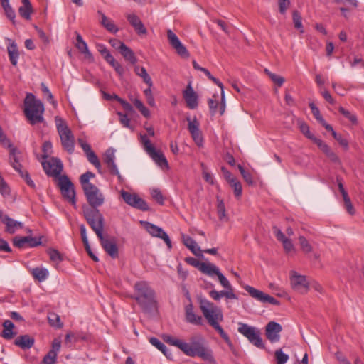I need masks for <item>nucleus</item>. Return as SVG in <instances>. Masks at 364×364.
<instances>
[{
  "mask_svg": "<svg viewBox=\"0 0 364 364\" xmlns=\"http://www.w3.org/2000/svg\"><path fill=\"white\" fill-rule=\"evenodd\" d=\"M164 340L171 346L178 347L186 355L199 356L202 359H211L212 351L204 346L205 340L200 336H192L190 343L184 342L170 335H164Z\"/></svg>",
  "mask_w": 364,
  "mask_h": 364,
  "instance_id": "obj_1",
  "label": "nucleus"
},
{
  "mask_svg": "<svg viewBox=\"0 0 364 364\" xmlns=\"http://www.w3.org/2000/svg\"><path fill=\"white\" fill-rule=\"evenodd\" d=\"M199 304L200 309L208 323L220 334L228 346L232 348V343L230 337L220 325V323L223 321L222 310L205 298L199 299Z\"/></svg>",
  "mask_w": 364,
  "mask_h": 364,
  "instance_id": "obj_2",
  "label": "nucleus"
},
{
  "mask_svg": "<svg viewBox=\"0 0 364 364\" xmlns=\"http://www.w3.org/2000/svg\"><path fill=\"white\" fill-rule=\"evenodd\" d=\"M134 294L132 296L144 311H150L156 307L155 292L144 281L134 284Z\"/></svg>",
  "mask_w": 364,
  "mask_h": 364,
  "instance_id": "obj_3",
  "label": "nucleus"
},
{
  "mask_svg": "<svg viewBox=\"0 0 364 364\" xmlns=\"http://www.w3.org/2000/svg\"><path fill=\"white\" fill-rule=\"evenodd\" d=\"M44 106L41 100L28 93L24 100V114L31 124L43 122Z\"/></svg>",
  "mask_w": 364,
  "mask_h": 364,
  "instance_id": "obj_4",
  "label": "nucleus"
},
{
  "mask_svg": "<svg viewBox=\"0 0 364 364\" xmlns=\"http://www.w3.org/2000/svg\"><path fill=\"white\" fill-rule=\"evenodd\" d=\"M55 121L63 149L69 154H73L75 151V137L72 131L60 117H55Z\"/></svg>",
  "mask_w": 364,
  "mask_h": 364,
  "instance_id": "obj_5",
  "label": "nucleus"
},
{
  "mask_svg": "<svg viewBox=\"0 0 364 364\" xmlns=\"http://www.w3.org/2000/svg\"><path fill=\"white\" fill-rule=\"evenodd\" d=\"M84 216L97 237H101L104 230V217L98 209L83 208Z\"/></svg>",
  "mask_w": 364,
  "mask_h": 364,
  "instance_id": "obj_6",
  "label": "nucleus"
},
{
  "mask_svg": "<svg viewBox=\"0 0 364 364\" xmlns=\"http://www.w3.org/2000/svg\"><path fill=\"white\" fill-rule=\"evenodd\" d=\"M238 332L247 338L249 342L259 349H264L265 346L261 337L260 330L255 326L244 323H238Z\"/></svg>",
  "mask_w": 364,
  "mask_h": 364,
  "instance_id": "obj_7",
  "label": "nucleus"
},
{
  "mask_svg": "<svg viewBox=\"0 0 364 364\" xmlns=\"http://www.w3.org/2000/svg\"><path fill=\"white\" fill-rule=\"evenodd\" d=\"M139 136L140 142L152 160L161 168H168V163L164 154L154 148L146 134H140Z\"/></svg>",
  "mask_w": 364,
  "mask_h": 364,
  "instance_id": "obj_8",
  "label": "nucleus"
},
{
  "mask_svg": "<svg viewBox=\"0 0 364 364\" xmlns=\"http://www.w3.org/2000/svg\"><path fill=\"white\" fill-rule=\"evenodd\" d=\"M58 186L60 188L64 199L76 206L75 191L74 186L68 177L65 175L59 176Z\"/></svg>",
  "mask_w": 364,
  "mask_h": 364,
  "instance_id": "obj_9",
  "label": "nucleus"
},
{
  "mask_svg": "<svg viewBox=\"0 0 364 364\" xmlns=\"http://www.w3.org/2000/svg\"><path fill=\"white\" fill-rule=\"evenodd\" d=\"M120 195L127 205L142 211L149 210V208L146 202L141 198L136 193L122 190Z\"/></svg>",
  "mask_w": 364,
  "mask_h": 364,
  "instance_id": "obj_10",
  "label": "nucleus"
},
{
  "mask_svg": "<svg viewBox=\"0 0 364 364\" xmlns=\"http://www.w3.org/2000/svg\"><path fill=\"white\" fill-rule=\"evenodd\" d=\"M83 191L90 205V208L97 209L98 207L104 203L105 197L96 186H90Z\"/></svg>",
  "mask_w": 364,
  "mask_h": 364,
  "instance_id": "obj_11",
  "label": "nucleus"
},
{
  "mask_svg": "<svg viewBox=\"0 0 364 364\" xmlns=\"http://www.w3.org/2000/svg\"><path fill=\"white\" fill-rule=\"evenodd\" d=\"M44 171L48 176L58 177L60 176L63 171V164L58 158H51L48 161H43L41 162Z\"/></svg>",
  "mask_w": 364,
  "mask_h": 364,
  "instance_id": "obj_12",
  "label": "nucleus"
},
{
  "mask_svg": "<svg viewBox=\"0 0 364 364\" xmlns=\"http://www.w3.org/2000/svg\"><path fill=\"white\" fill-rule=\"evenodd\" d=\"M104 250L112 257L117 258L119 255V250L114 237L109 235H101L97 237Z\"/></svg>",
  "mask_w": 364,
  "mask_h": 364,
  "instance_id": "obj_13",
  "label": "nucleus"
},
{
  "mask_svg": "<svg viewBox=\"0 0 364 364\" xmlns=\"http://www.w3.org/2000/svg\"><path fill=\"white\" fill-rule=\"evenodd\" d=\"M141 223L144 224V228L151 236L162 239L168 247L169 249L171 248V240L167 233L161 228L146 221H141Z\"/></svg>",
  "mask_w": 364,
  "mask_h": 364,
  "instance_id": "obj_14",
  "label": "nucleus"
},
{
  "mask_svg": "<svg viewBox=\"0 0 364 364\" xmlns=\"http://www.w3.org/2000/svg\"><path fill=\"white\" fill-rule=\"evenodd\" d=\"M245 289L250 294V295L255 299L256 300L261 301L262 303H269L273 305H279V301L271 296L269 294H264L262 291H259L252 287L249 285H246Z\"/></svg>",
  "mask_w": 364,
  "mask_h": 364,
  "instance_id": "obj_15",
  "label": "nucleus"
},
{
  "mask_svg": "<svg viewBox=\"0 0 364 364\" xmlns=\"http://www.w3.org/2000/svg\"><path fill=\"white\" fill-rule=\"evenodd\" d=\"M167 38L171 47L176 50L178 55L182 58H188L189 53L181 43L178 36L171 30L167 31Z\"/></svg>",
  "mask_w": 364,
  "mask_h": 364,
  "instance_id": "obj_16",
  "label": "nucleus"
},
{
  "mask_svg": "<svg viewBox=\"0 0 364 364\" xmlns=\"http://www.w3.org/2000/svg\"><path fill=\"white\" fill-rule=\"evenodd\" d=\"M167 38L171 47L176 50L178 55L182 58H188L189 53L181 43L178 36L171 30L167 31Z\"/></svg>",
  "mask_w": 364,
  "mask_h": 364,
  "instance_id": "obj_17",
  "label": "nucleus"
},
{
  "mask_svg": "<svg viewBox=\"0 0 364 364\" xmlns=\"http://www.w3.org/2000/svg\"><path fill=\"white\" fill-rule=\"evenodd\" d=\"M186 119L188 121V129L193 141L198 146H201L203 145V140L201 132L199 129V122H198L196 117H194L193 119H191L190 117H187Z\"/></svg>",
  "mask_w": 364,
  "mask_h": 364,
  "instance_id": "obj_18",
  "label": "nucleus"
},
{
  "mask_svg": "<svg viewBox=\"0 0 364 364\" xmlns=\"http://www.w3.org/2000/svg\"><path fill=\"white\" fill-rule=\"evenodd\" d=\"M291 284L295 291L301 294L307 292L309 289V283L306 281V277L299 275L295 272H293L291 274Z\"/></svg>",
  "mask_w": 364,
  "mask_h": 364,
  "instance_id": "obj_19",
  "label": "nucleus"
},
{
  "mask_svg": "<svg viewBox=\"0 0 364 364\" xmlns=\"http://www.w3.org/2000/svg\"><path fill=\"white\" fill-rule=\"evenodd\" d=\"M282 330V326L275 322H269L265 327V335L271 343L278 342L280 339V332Z\"/></svg>",
  "mask_w": 364,
  "mask_h": 364,
  "instance_id": "obj_20",
  "label": "nucleus"
},
{
  "mask_svg": "<svg viewBox=\"0 0 364 364\" xmlns=\"http://www.w3.org/2000/svg\"><path fill=\"white\" fill-rule=\"evenodd\" d=\"M77 142L84 151V152L85 153L89 162L93 164L96 168L100 170L101 167L100 162L97 155L91 149L90 145L87 144L85 141H84L82 139H78Z\"/></svg>",
  "mask_w": 364,
  "mask_h": 364,
  "instance_id": "obj_21",
  "label": "nucleus"
},
{
  "mask_svg": "<svg viewBox=\"0 0 364 364\" xmlns=\"http://www.w3.org/2000/svg\"><path fill=\"white\" fill-rule=\"evenodd\" d=\"M13 244L18 248H23L26 246L33 247L41 244V239L32 237L29 236L26 237H15L13 239Z\"/></svg>",
  "mask_w": 364,
  "mask_h": 364,
  "instance_id": "obj_22",
  "label": "nucleus"
},
{
  "mask_svg": "<svg viewBox=\"0 0 364 364\" xmlns=\"http://www.w3.org/2000/svg\"><path fill=\"white\" fill-rule=\"evenodd\" d=\"M183 96L189 109H194L198 107V95L193 90L191 83L183 90Z\"/></svg>",
  "mask_w": 364,
  "mask_h": 364,
  "instance_id": "obj_23",
  "label": "nucleus"
},
{
  "mask_svg": "<svg viewBox=\"0 0 364 364\" xmlns=\"http://www.w3.org/2000/svg\"><path fill=\"white\" fill-rule=\"evenodd\" d=\"M185 318L186 321L193 325H202L203 318L200 315H197L193 311V306L192 304H189L185 307Z\"/></svg>",
  "mask_w": 364,
  "mask_h": 364,
  "instance_id": "obj_24",
  "label": "nucleus"
},
{
  "mask_svg": "<svg viewBox=\"0 0 364 364\" xmlns=\"http://www.w3.org/2000/svg\"><path fill=\"white\" fill-rule=\"evenodd\" d=\"M10 149V153H9V161L13 166V168L19 173L21 176H23V171H22V166L19 163V154L20 152L16 149L15 147H13L11 144V147H9Z\"/></svg>",
  "mask_w": 364,
  "mask_h": 364,
  "instance_id": "obj_25",
  "label": "nucleus"
},
{
  "mask_svg": "<svg viewBox=\"0 0 364 364\" xmlns=\"http://www.w3.org/2000/svg\"><path fill=\"white\" fill-rule=\"evenodd\" d=\"M127 18L139 35L146 34V29L139 18L134 14H129Z\"/></svg>",
  "mask_w": 364,
  "mask_h": 364,
  "instance_id": "obj_26",
  "label": "nucleus"
},
{
  "mask_svg": "<svg viewBox=\"0 0 364 364\" xmlns=\"http://www.w3.org/2000/svg\"><path fill=\"white\" fill-rule=\"evenodd\" d=\"M2 222L6 225V231L10 234H14L18 229L23 228L22 223L16 221L8 215L3 218Z\"/></svg>",
  "mask_w": 364,
  "mask_h": 364,
  "instance_id": "obj_27",
  "label": "nucleus"
},
{
  "mask_svg": "<svg viewBox=\"0 0 364 364\" xmlns=\"http://www.w3.org/2000/svg\"><path fill=\"white\" fill-rule=\"evenodd\" d=\"M183 244L197 257H203L202 250L196 241L189 236L183 235Z\"/></svg>",
  "mask_w": 364,
  "mask_h": 364,
  "instance_id": "obj_28",
  "label": "nucleus"
},
{
  "mask_svg": "<svg viewBox=\"0 0 364 364\" xmlns=\"http://www.w3.org/2000/svg\"><path fill=\"white\" fill-rule=\"evenodd\" d=\"M103 160L109 171L114 169L115 172H117V167L114 162L115 150L114 149L109 148L105 151Z\"/></svg>",
  "mask_w": 364,
  "mask_h": 364,
  "instance_id": "obj_29",
  "label": "nucleus"
},
{
  "mask_svg": "<svg viewBox=\"0 0 364 364\" xmlns=\"http://www.w3.org/2000/svg\"><path fill=\"white\" fill-rule=\"evenodd\" d=\"M2 326L4 329L1 333V336L4 338L11 340L16 336L17 332L14 331L15 328L14 324L10 320L4 321Z\"/></svg>",
  "mask_w": 364,
  "mask_h": 364,
  "instance_id": "obj_30",
  "label": "nucleus"
},
{
  "mask_svg": "<svg viewBox=\"0 0 364 364\" xmlns=\"http://www.w3.org/2000/svg\"><path fill=\"white\" fill-rule=\"evenodd\" d=\"M34 339L28 335L20 336L14 341V344L22 349H29L34 344Z\"/></svg>",
  "mask_w": 364,
  "mask_h": 364,
  "instance_id": "obj_31",
  "label": "nucleus"
},
{
  "mask_svg": "<svg viewBox=\"0 0 364 364\" xmlns=\"http://www.w3.org/2000/svg\"><path fill=\"white\" fill-rule=\"evenodd\" d=\"M76 34V43L75 47L77 48V50L84 54L87 58H91L92 54L90 52L87 45L86 42L83 40L82 36L78 33L77 32H75Z\"/></svg>",
  "mask_w": 364,
  "mask_h": 364,
  "instance_id": "obj_32",
  "label": "nucleus"
},
{
  "mask_svg": "<svg viewBox=\"0 0 364 364\" xmlns=\"http://www.w3.org/2000/svg\"><path fill=\"white\" fill-rule=\"evenodd\" d=\"M200 271L210 277L217 276L220 272L219 268L210 262H203Z\"/></svg>",
  "mask_w": 364,
  "mask_h": 364,
  "instance_id": "obj_33",
  "label": "nucleus"
},
{
  "mask_svg": "<svg viewBox=\"0 0 364 364\" xmlns=\"http://www.w3.org/2000/svg\"><path fill=\"white\" fill-rule=\"evenodd\" d=\"M7 51L11 63L16 66L18 63L19 53L16 44L14 42L10 43L7 47Z\"/></svg>",
  "mask_w": 364,
  "mask_h": 364,
  "instance_id": "obj_34",
  "label": "nucleus"
},
{
  "mask_svg": "<svg viewBox=\"0 0 364 364\" xmlns=\"http://www.w3.org/2000/svg\"><path fill=\"white\" fill-rule=\"evenodd\" d=\"M101 16V24L109 32L116 33L118 31V28L114 23L113 21L107 18L103 13L99 12Z\"/></svg>",
  "mask_w": 364,
  "mask_h": 364,
  "instance_id": "obj_35",
  "label": "nucleus"
},
{
  "mask_svg": "<svg viewBox=\"0 0 364 364\" xmlns=\"http://www.w3.org/2000/svg\"><path fill=\"white\" fill-rule=\"evenodd\" d=\"M149 342L158 350L161 351L167 358L171 359V353L168 351L166 346L159 339L152 337L149 339Z\"/></svg>",
  "mask_w": 364,
  "mask_h": 364,
  "instance_id": "obj_36",
  "label": "nucleus"
},
{
  "mask_svg": "<svg viewBox=\"0 0 364 364\" xmlns=\"http://www.w3.org/2000/svg\"><path fill=\"white\" fill-rule=\"evenodd\" d=\"M119 52L125 60L129 61L131 63L134 64L136 62V58L134 52L125 44H122Z\"/></svg>",
  "mask_w": 364,
  "mask_h": 364,
  "instance_id": "obj_37",
  "label": "nucleus"
},
{
  "mask_svg": "<svg viewBox=\"0 0 364 364\" xmlns=\"http://www.w3.org/2000/svg\"><path fill=\"white\" fill-rule=\"evenodd\" d=\"M32 275L33 277L39 282H43L46 280L48 275V270L46 268H34L32 270Z\"/></svg>",
  "mask_w": 364,
  "mask_h": 364,
  "instance_id": "obj_38",
  "label": "nucleus"
},
{
  "mask_svg": "<svg viewBox=\"0 0 364 364\" xmlns=\"http://www.w3.org/2000/svg\"><path fill=\"white\" fill-rule=\"evenodd\" d=\"M48 320L49 324L56 328H61L63 323L60 321V316L55 312H49L48 314Z\"/></svg>",
  "mask_w": 364,
  "mask_h": 364,
  "instance_id": "obj_39",
  "label": "nucleus"
},
{
  "mask_svg": "<svg viewBox=\"0 0 364 364\" xmlns=\"http://www.w3.org/2000/svg\"><path fill=\"white\" fill-rule=\"evenodd\" d=\"M94 177L95 174L90 171H87L85 173L81 175L80 181L83 191L90 188V186H95L90 182V179Z\"/></svg>",
  "mask_w": 364,
  "mask_h": 364,
  "instance_id": "obj_40",
  "label": "nucleus"
},
{
  "mask_svg": "<svg viewBox=\"0 0 364 364\" xmlns=\"http://www.w3.org/2000/svg\"><path fill=\"white\" fill-rule=\"evenodd\" d=\"M117 115L119 116V121L123 127L127 128L132 132L134 131V126L131 123V120L127 114L119 112Z\"/></svg>",
  "mask_w": 364,
  "mask_h": 364,
  "instance_id": "obj_41",
  "label": "nucleus"
},
{
  "mask_svg": "<svg viewBox=\"0 0 364 364\" xmlns=\"http://www.w3.org/2000/svg\"><path fill=\"white\" fill-rule=\"evenodd\" d=\"M217 213L218 215V218L220 221H227L228 217L226 215V210L224 202L223 200H220L218 198V205H217Z\"/></svg>",
  "mask_w": 364,
  "mask_h": 364,
  "instance_id": "obj_42",
  "label": "nucleus"
},
{
  "mask_svg": "<svg viewBox=\"0 0 364 364\" xmlns=\"http://www.w3.org/2000/svg\"><path fill=\"white\" fill-rule=\"evenodd\" d=\"M292 18H293L294 27L300 30L301 33H304L303 25H302V18L301 16L300 13L297 10L293 11Z\"/></svg>",
  "mask_w": 364,
  "mask_h": 364,
  "instance_id": "obj_43",
  "label": "nucleus"
},
{
  "mask_svg": "<svg viewBox=\"0 0 364 364\" xmlns=\"http://www.w3.org/2000/svg\"><path fill=\"white\" fill-rule=\"evenodd\" d=\"M133 104L144 117L146 118L150 117V111L144 106L140 100L137 98L134 99L133 100Z\"/></svg>",
  "mask_w": 364,
  "mask_h": 364,
  "instance_id": "obj_44",
  "label": "nucleus"
},
{
  "mask_svg": "<svg viewBox=\"0 0 364 364\" xmlns=\"http://www.w3.org/2000/svg\"><path fill=\"white\" fill-rule=\"evenodd\" d=\"M298 124H299V129H300L301 132L307 138H309V139H311L312 141H314L316 137L314 136V134H312L310 132L309 125L306 122H304V121H301V120H299L298 122Z\"/></svg>",
  "mask_w": 364,
  "mask_h": 364,
  "instance_id": "obj_45",
  "label": "nucleus"
},
{
  "mask_svg": "<svg viewBox=\"0 0 364 364\" xmlns=\"http://www.w3.org/2000/svg\"><path fill=\"white\" fill-rule=\"evenodd\" d=\"M339 112L343 114L346 118H347L352 124H356L358 122L357 117L349 112L348 110H346L343 107H340L338 108Z\"/></svg>",
  "mask_w": 364,
  "mask_h": 364,
  "instance_id": "obj_46",
  "label": "nucleus"
},
{
  "mask_svg": "<svg viewBox=\"0 0 364 364\" xmlns=\"http://www.w3.org/2000/svg\"><path fill=\"white\" fill-rule=\"evenodd\" d=\"M264 72L269 76V77L272 80V81L275 83L277 86L281 87L284 82V78L282 76L277 75L274 73H271L267 69H265Z\"/></svg>",
  "mask_w": 364,
  "mask_h": 364,
  "instance_id": "obj_47",
  "label": "nucleus"
},
{
  "mask_svg": "<svg viewBox=\"0 0 364 364\" xmlns=\"http://www.w3.org/2000/svg\"><path fill=\"white\" fill-rule=\"evenodd\" d=\"M33 11L32 6H21L18 9L20 16L26 20L31 19V14Z\"/></svg>",
  "mask_w": 364,
  "mask_h": 364,
  "instance_id": "obj_48",
  "label": "nucleus"
},
{
  "mask_svg": "<svg viewBox=\"0 0 364 364\" xmlns=\"http://www.w3.org/2000/svg\"><path fill=\"white\" fill-rule=\"evenodd\" d=\"M48 254L50 257V260L56 262L57 264L60 263L63 260V257L61 254L55 249L48 250Z\"/></svg>",
  "mask_w": 364,
  "mask_h": 364,
  "instance_id": "obj_49",
  "label": "nucleus"
},
{
  "mask_svg": "<svg viewBox=\"0 0 364 364\" xmlns=\"http://www.w3.org/2000/svg\"><path fill=\"white\" fill-rule=\"evenodd\" d=\"M238 169L243 177L244 180L249 184V185H253L255 183L252 176L251 173L248 171H246L245 168L241 166L238 165Z\"/></svg>",
  "mask_w": 364,
  "mask_h": 364,
  "instance_id": "obj_50",
  "label": "nucleus"
},
{
  "mask_svg": "<svg viewBox=\"0 0 364 364\" xmlns=\"http://www.w3.org/2000/svg\"><path fill=\"white\" fill-rule=\"evenodd\" d=\"M275 357L277 364H284L289 359V355L285 354L282 349L275 351Z\"/></svg>",
  "mask_w": 364,
  "mask_h": 364,
  "instance_id": "obj_51",
  "label": "nucleus"
},
{
  "mask_svg": "<svg viewBox=\"0 0 364 364\" xmlns=\"http://www.w3.org/2000/svg\"><path fill=\"white\" fill-rule=\"evenodd\" d=\"M52 149L53 146L50 141H46L43 144L42 151L43 154L42 155V158L43 159H47L50 156V154H51Z\"/></svg>",
  "mask_w": 364,
  "mask_h": 364,
  "instance_id": "obj_52",
  "label": "nucleus"
},
{
  "mask_svg": "<svg viewBox=\"0 0 364 364\" xmlns=\"http://www.w3.org/2000/svg\"><path fill=\"white\" fill-rule=\"evenodd\" d=\"M299 241L301 248L303 252H304L306 253H309V252H311L312 247H311V244L308 242V240L304 236H300L299 237Z\"/></svg>",
  "mask_w": 364,
  "mask_h": 364,
  "instance_id": "obj_53",
  "label": "nucleus"
},
{
  "mask_svg": "<svg viewBox=\"0 0 364 364\" xmlns=\"http://www.w3.org/2000/svg\"><path fill=\"white\" fill-rule=\"evenodd\" d=\"M107 58L108 59L107 62L109 63L119 74H122L124 69L122 65L117 60H115L112 55H108Z\"/></svg>",
  "mask_w": 364,
  "mask_h": 364,
  "instance_id": "obj_54",
  "label": "nucleus"
},
{
  "mask_svg": "<svg viewBox=\"0 0 364 364\" xmlns=\"http://www.w3.org/2000/svg\"><path fill=\"white\" fill-rule=\"evenodd\" d=\"M230 185L234 190L235 197H240L242 191L241 183L237 179H236L234 181V182L230 183Z\"/></svg>",
  "mask_w": 364,
  "mask_h": 364,
  "instance_id": "obj_55",
  "label": "nucleus"
},
{
  "mask_svg": "<svg viewBox=\"0 0 364 364\" xmlns=\"http://www.w3.org/2000/svg\"><path fill=\"white\" fill-rule=\"evenodd\" d=\"M291 4L290 0H278L279 11L282 15H284Z\"/></svg>",
  "mask_w": 364,
  "mask_h": 364,
  "instance_id": "obj_56",
  "label": "nucleus"
},
{
  "mask_svg": "<svg viewBox=\"0 0 364 364\" xmlns=\"http://www.w3.org/2000/svg\"><path fill=\"white\" fill-rule=\"evenodd\" d=\"M313 141L318 146V147L323 153H325V154H326L331 150V148L324 141H323L322 140H321L316 137L314 139V140Z\"/></svg>",
  "mask_w": 364,
  "mask_h": 364,
  "instance_id": "obj_57",
  "label": "nucleus"
},
{
  "mask_svg": "<svg viewBox=\"0 0 364 364\" xmlns=\"http://www.w3.org/2000/svg\"><path fill=\"white\" fill-rule=\"evenodd\" d=\"M309 107L311 108V112H312L313 115L314 116V117L316 118V119L319 123L321 122H323V120L324 119L321 116L318 108L314 103H310L309 104Z\"/></svg>",
  "mask_w": 364,
  "mask_h": 364,
  "instance_id": "obj_58",
  "label": "nucleus"
},
{
  "mask_svg": "<svg viewBox=\"0 0 364 364\" xmlns=\"http://www.w3.org/2000/svg\"><path fill=\"white\" fill-rule=\"evenodd\" d=\"M57 355L54 353L49 351L43 358V364H55L56 362Z\"/></svg>",
  "mask_w": 364,
  "mask_h": 364,
  "instance_id": "obj_59",
  "label": "nucleus"
},
{
  "mask_svg": "<svg viewBox=\"0 0 364 364\" xmlns=\"http://www.w3.org/2000/svg\"><path fill=\"white\" fill-rule=\"evenodd\" d=\"M211 81H213L215 85H217L221 90L223 89V83L217 78L213 77L211 73L206 68H203L201 70Z\"/></svg>",
  "mask_w": 364,
  "mask_h": 364,
  "instance_id": "obj_60",
  "label": "nucleus"
},
{
  "mask_svg": "<svg viewBox=\"0 0 364 364\" xmlns=\"http://www.w3.org/2000/svg\"><path fill=\"white\" fill-rule=\"evenodd\" d=\"M41 86L43 92L47 95L48 100L53 105H56V102L53 100V96L48 87L44 83H41Z\"/></svg>",
  "mask_w": 364,
  "mask_h": 364,
  "instance_id": "obj_61",
  "label": "nucleus"
},
{
  "mask_svg": "<svg viewBox=\"0 0 364 364\" xmlns=\"http://www.w3.org/2000/svg\"><path fill=\"white\" fill-rule=\"evenodd\" d=\"M114 100H117L118 102H119L126 111H128V112L133 111V107L131 105V104H129L124 100L122 99L118 95H114Z\"/></svg>",
  "mask_w": 364,
  "mask_h": 364,
  "instance_id": "obj_62",
  "label": "nucleus"
},
{
  "mask_svg": "<svg viewBox=\"0 0 364 364\" xmlns=\"http://www.w3.org/2000/svg\"><path fill=\"white\" fill-rule=\"evenodd\" d=\"M151 196L158 203L161 205L164 203V197L158 189H154L151 191Z\"/></svg>",
  "mask_w": 364,
  "mask_h": 364,
  "instance_id": "obj_63",
  "label": "nucleus"
},
{
  "mask_svg": "<svg viewBox=\"0 0 364 364\" xmlns=\"http://www.w3.org/2000/svg\"><path fill=\"white\" fill-rule=\"evenodd\" d=\"M218 278V280L220 283V284L225 289H230L231 288V284L230 283V282L228 280V279L221 273L220 272L218 275H217Z\"/></svg>",
  "mask_w": 364,
  "mask_h": 364,
  "instance_id": "obj_64",
  "label": "nucleus"
}]
</instances>
